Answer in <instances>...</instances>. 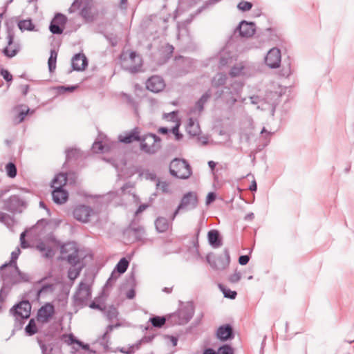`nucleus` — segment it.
<instances>
[{
	"mask_svg": "<svg viewBox=\"0 0 354 354\" xmlns=\"http://www.w3.org/2000/svg\"><path fill=\"white\" fill-rule=\"evenodd\" d=\"M256 30V24L245 20H242L235 29V32H239L240 37L245 38L252 37L255 34Z\"/></svg>",
	"mask_w": 354,
	"mask_h": 354,
	"instance_id": "obj_10",
	"label": "nucleus"
},
{
	"mask_svg": "<svg viewBox=\"0 0 354 354\" xmlns=\"http://www.w3.org/2000/svg\"><path fill=\"white\" fill-rule=\"evenodd\" d=\"M49 30L53 34L55 35H59L63 32V28L53 21L50 22Z\"/></svg>",
	"mask_w": 354,
	"mask_h": 354,
	"instance_id": "obj_46",
	"label": "nucleus"
},
{
	"mask_svg": "<svg viewBox=\"0 0 354 354\" xmlns=\"http://www.w3.org/2000/svg\"><path fill=\"white\" fill-rule=\"evenodd\" d=\"M69 251H71L72 252L67 256L66 260L71 266V267L82 265L78 256V249L77 248L75 243H68L62 246V253H66Z\"/></svg>",
	"mask_w": 354,
	"mask_h": 354,
	"instance_id": "obj_9",
	"label": "nucleus"
},
{
	"mask_svg": "<svg viewBox=\"0 0 354 354\" xmlns=\"http://www.w3.org/2000/svg\"><path fill=\"white\" fill-rule=\"evenodd\" d=\"M169 172L172 176L180 179H187L192 174L188 162L184 159L179 158H175L171 162Z\"/></svg>",
	"mask_w": 354,
	"mask_h": 354,
	"instance_id": "obj_4",
	"label": "nucleus"
},
{
	"mask_svg": "<svg viewBox=\"0 0 354 354\" xmlns=\"http://www.w3.org/2000/svg\"><path fill=\"white\" fill-rule=\"evenodd\" d=\"M241 278V273L235 270L234 273L229 277V281L232 283H237Z\"/></svg>",
	"mask_w": 354,
	"mask_h": 354,
	"instance_id": "obj_54",
	"label": "nucleus"
},
{
	"mask_svg": "<svg viewBox=\"0 0 354 354\" xmlns=\"http://www.w3.org/2000/svg\"><path fill=\"white\" fill-rule=\"evenodd\" d=\"M68 197V192L64 189H53L52 192L53 201L56 204H63Z\"/></svg>",
	"mask_w": 354,
	"mask_h": 354,
	"instance_id": "obj_24",
	"label": "nucleus"
},
{
	"mask_svg": "<svg viewBox=\"0 0 354 354\" xmlns=\"http://www.w3.org/2000/svg\"><path fill=\"white\" fill-rule=\"evenodd\" d=\"M105 37L109 41L112 46H115L118 44V39L116 35H114L113 34L110 35H106Z\"/></svg>",
	"mask_w": 354,
	"mask_h": 354,
	"instance_id": "obj_59",
	"label": "nucleus"
},
{
	"mask_svg": "<svg viewBox=\"0 0 354 354\" xmlns=\"http://www.w3.org/2000/svg\"><path fill=\"white\" fill-rule=\"evenodd\" d=\"M132 185L130 183H125L122 187H121L120 190L119 191H111L109 192L108 195L111 196L112 198L115 196H119L121 194L124 193L127 189L132 188Z\"/></svg>",
	"mask_w": 354,
	"mask_h": 354,
	"instance_id": "obj_41",
	"label": "nucleus"
},
{
	"mask_svg": "<svg viewBox=\"0 0 354 354\" xmlns=\"http://www.w3.org/2000/svg\"><path fill=\"white\" fill-rule=\"evenodd\" d=\"M253 4L251 2L241 1L237 5V8L241 12H247L252 9Z\"/></svg>",
	"mask_w": 354,
	"mask_h": 354,
	"instance_id": "obj_44",
	"label": "nucleus"
},
{
	"mask_svg": "<svg viewBox=\"0 0 354 354\" xmlns=\"http://www.w3.org/2000/svg\"><path fill=\"white\" fill-rule=\"evenodd\" d=\"M279 97V95L277 92L269 91L266 93V97L263 99L257 95L251 96L250 99L252 104H258L263 101L265 103L270 104L274 107L277 104Z\"/></svg>",
	"mask_w": 354,
	"mask_h": 354,
	"instance_id": "obj_14",
	"label": "nucleus"
},
{
	"mask_svg": "<svg viewBox=\"0 0 354 354\" xmlns=\"http://www.w3.org/2000/svg\"><path fill=\"white\" fill-rule=\"evenodd\" d=\"M216 199V194L214 192H209L208 193L207 197H206V204L209 205L213 201H214Z\"/></svg>",
	"mask_w": 354,
	"mask_h": 354,
	"instance_id": "obj_63",
	"label": "nucleus"
},
{
	"mask_svg": "<svg viewBox=\"0 0 354 354\" xmlns=\"http://www.w3.org/2000/svg\"><path fill=\"white\" fill-rule=\"evenodd\" d=\"M20 253H21V250H20L19 248H17L13 252H12L11 258H10V261H9V263H6L3 264L0 267V269L3 270L8 266H10V267L12 266V268H14L15 266H17V260Z\"/></svg>",
	"mask_w": 354,
	"mask_h": 354,
	"instance_id": "obj_33",
	"label": "nucleus"
},
{
	"mask_svg": "<svg viewBox=\"0 0 354 354\" xmlns=\"http://www.w3.org/2000/svg\"><path fill=\"white\" fill-rule=\"evenodd\" d=\"M35 248L41 253L43 257L46 259L53 258L55 254L51 246L44 241L38 242Z\"/></svg>",
	"mask_w": 354,
	"mask_h": 354,
	"instance_id": "obj_25",
	"label": "nucleus"
},
{
	"mask_svg": "<svg viewBox=\"0 0 354 354\" xmlns=\"http://www.w3.org/2000/svg\"><path fill=\"white\" fill-rule=\"evenodd\" d=\"M78 87L75 86H59L56 88L57 91L59 94H63L66 92H73Z\"/></svg>",
	"mask_w": 354,
	"mask_h": 354,
	"instance_id": "obj_45",
	"label": "nucleus"
},
{
	"mask_svg": "<svg viewBox=\"0 0 354 354\" xmlns=\"http://www.w3.org/2000/svg\"><path fill=\"white\" fill-rule=\"evenodd\" d=\"M37 342L40 346L42 354H53V348H48V346L45 344L41 339H38Z\"/></svg>",
	"mask_w": 354,
	"mask_h": 354,
	"instance_id": "obj_52",
	"label": "nucleus"
},
{
	"mask_svg": "<svg viewBox=\"0 0 354 354\" xmlns=\"http://www.w3.org/2000/svg\"><path fill=\"white\" fill-rule=\"evenodd\" d=\"M52 21H55V23L59 24L60 26H62L66 22V17L61 13H57Z\"/></svg>",
	"mask_w": 354,
	"mask_h": 354,
	"instance_id": "obj_48",
	"label": "nucleus"
},
{
	"mask_svg": "<svg viewBox=\"0 0 354 354\" xmlns=\"http://www.w3.org/2000/svg\"><path fill=\"white\" fill-rule=\"evenodd\" d=\"M79 151L77 149H71L66 150V159L69 160L71 158L78 156Z\"/></svg>",
	"mask_w": 354,
	"mask_h": 354,
	"instance_id": "obj_53",
	"label": "nucleus"
},
{
	"mask_svg": "<svg viewBox=\"0 0 354 354\" xmlns=\"http://www.w3.org/2000/svg\"><path fill=\"white\" fill-rule=\"evenodd\" d=\"M120 274L118 273L115 270L111 272V276L108 279L106 286H111L118 279Z\"/></svg>",
	"mask_w": 354,
	"mask_h": 354,
	"instance_id": "obj_51",
	"label": "nucleus"
},
{
	"mask_svg": "<svg viewBox=\"0 0 354 354\" xmlns=\"http://www.w3.org/2000/svg\"><path fill=\"white\" fill-rule=\"evenodd\" d=\"M142 136L138 128L136 127L130 131L124 132L118 136V140L122 143L129 144L134 141L141 140Z\"/></svg>",
	"mask_w": 354,
	"mask_h": 354,
	"instance_id": "obj_19",
	"label": "nucleus"
},
{
	"mask_svg": "<svg viewBox=\"0 0 354 354\" xmlns=\"http://www.w3.org/2000/svg\"><path fill=\"white\" fill-rule=\"evenodd\" d=\"M7 175L10 178H15L17 176V167L13 162H9L6 166Z\"/></svg>",
	"mask_w": 354,
	"mask_h": 354,
	"instance_id": "obj_42",
	"label": "nucleus"
},
{
	"mask_svg": "<svg viewBox=\"0 0 354 354\" xmlns=\"http://www.w3.org/2000/svg\"><path fill=\"white\" fill-rule=\"evenodd\" d=\"M66 339L64 341L68 345H71L73 344H77L79 341V339H76V337L73 334H69L68 335L66 336Z\"/></svg>",
	"mask_w": 354,
	"mask_h": 354,
	"instance_id": "obj_61",
	"label": "nucleus"
},
{
	"mask_svg": "<svg viewBox=\"0 0 354 354\" xmlns=\"http://www.w3.org/2000/svg\"><path fill=\"white\" fill-rule=\"evenodd\" d=\"M179 127L180 124L176 123L171 129V131L174 134L176 140H180L183 138V135L179 132Z\"/></svg>",
	"mask_w": 354,
	"mask_h": 354,
	"instance_id": "obj_57",
	"label": "nucleus"
},
{
	"mask_svg": "<svg viewBox=\"0 0 354 354\" xmlns=\"http://www.w3.org/2000/svg\"><path fill=\"white\" fill-rule=\"evenodd\" d=\"M227 80V75L223 73H217L212 80V86L214 88H218L223 86Z\"/></svg>",
	"mask_w": 354,
	"mask_h": 354,
	"instance_id": "obj_31",
	"label": "nucleus"
},
{
	"mask_svg": "<svg viewBox=\"0 0 354 354\" xmlns=\"http://www.w3.org/2000/svg\"><path fill=\"white\" fill-rule=\"evenodd\" d=\"M0 74L3 76L6 82H11L12 80V75L6 69H1Z\"/></svg>",
	"mask_w": 354,
	"mask_h": 354,
	"instance_id": "obj_60",
	"label": "nucleus"
},
{
	"mask_svg": "<svg viewBox=\"0 0 354 354\" xmlns=\"http://www.w3.org/2000/svg\"><path fill=\"white\" fill-rule=\"evenodd\" d=\"M187 131L192 136L198 135L201 131L198 123L192 118L188 120Z\"/></svg>",
	"mask_w": 354,
	"mask_h": 354,
	"instance_id": "obj_30",
	"label": "nucleus"
},
{
	"mask_svg": "<svg viewBox=\"0 0 354 354\" xmlns=\"http://www.w3.org/2000/svg\"><path fill=\"white\" fill-rule=\"evenodd\" d=\"M26 333L29 335H33L37 332V328L34 319H30L28 324L25 328Z\"/></svg>",
	"mask_w": 354,
	"mask_h": 354,
	"instance_id": "obj_39",
	"label": "nucleus"
},
{
	"mask_svg": "<svg viewBox=\"0 0 354 354\" xmlns=\"http://www.w3.org/2000/svg\"><path fill=\"white\" fill-rule=\"evenodd\" d=\"M94 214L93 209L89 206L80 205L73 210V216L75 219L82 223H87L89 218Z\"/></svg>",
	"mask_w": 354,
	"mask_h": 354,
	"instance_id": "obj_11",
	"label": "nucleus"
},
{
	"mask_svg": "<svg viewBox=\"0 0 354 354\" xmlns=\"http://www.w3.org/2000/svg\"><path fill=\"white\" fill-rule=\"evenodd\" d=\"M149 321L154 327L161 328L166 322V319L164 317L155 316L150 318Z\"/></svg>",
	"mask_w": 354,
	"mask_h": 354,
	"instance_id": "obj_40",
	"label": "nucleus"
},
{
	"mask_svg": "<svg viewBox=\"0 0 354 354\" xmlns=\"http://www.w3.org/2000/svg\"><path fill=\"white\" fill-rule=\"evenodd\" d=\"M165 82L163 79L158 75L149 77L146 82V88L153 93H158L165 88Z\"/></svg>",
	"mask_w": 354,
	"mask_h": 354,
	"instance_id": "obj_17",
	"label": "nucleus"
},
{
	"mask_svg": "<svg viewBox=\"0 0 354 354\" xmlns=\"http://www.w3.org/2000/svg\"><path fill=\"white\" fill-rule=\"evenodd\" d=\"M91 295V283L86 280L82 281L73 296V306L79 308L87 306Z\"/></svg>",
	"mask_w": 354,
	"mask_h": 354,
	"instance_id": "obj_1",
	"label": "nucleus"
},
{
	"mask_svg": "<svg viewBox=\"0 0 354 354\" xmlns=\"http://www.w3.org/2000/svg\"><path fill=\"white\" fill-rule=\"evenodd\" d=\"M121 326L120 323H117L114 325H109L106 328L104 333L98 337V342L100 345L103 346L104 348H106L109 347V344L110 343V336L109 333H111L114 328H118Z\"/></svg>",
	"mask_w": 354,
	"mask_h": 354,
	"instance_id": "obj_23",
	"label": "nucleus"
},
{
	"mask_svg": "<svg viewBox=\"0 0 354 354\" xmlns=\"http://www.w3.org/2000/svg\"><path fill=\"white\" fill-rule=\"evenodd\" d=\"M194 315V306L193 303L189 302L183 306L178 312L179 324H184L189 322Z\"/></svg>",
	"mask_w": 354,
	"mask_h": 354,
	"instance_id": "obj_15",
	"label": "nucleus"
},
{
	"mask_svg": "<svg viewBox=\"0 0 354 354\" xmlns=\"http://www.w3.org/2000/svg\"><path fill=\"white\" fill-rule=\"evenodd\" d=\"M80 10V16L86 21H93L95 19V12L92 0H74L68 8L70 13Z\"/></svg>",
	"mask_w": 354,
	"mask_h": 354,
	"instance_id": "obj_2",
	"label": "nucleus"
},
{
	"mask_svg": "<svg viewBox=\"0 0 354 354\" xmlns=\"http://www.w3.org/2000/svg\"><path fill=\"white\" fill-rule=\"evenodd\" d=\"M244 67L242 64H238L236 66H234L230 71V75L231 77H237L240 75L242 73V71L243 70Z\"/></svg>",
	"mask_w": 354,
	"mask_h": 354,
	"instance_id": "obj_47",
	"label": "nucleus"
},
{
	"mask_svg": "<svg viewBox=\"0 0 354 354\" xmlns=\"http://www.w3.org/2000/svg\"><path fill=\"white\" fill-rule=\"evenodd\" d=\"M18 52V50L17 49H13L12 50H10L8 47H6L4 48V49L3 50V53L8 57H15L17 53Z\"/></svg>",
	"mask_w": 354,
	"mask_h": 354,
	"instance_id": "obj_58",
	"label": "nucleus"
},
{
	"mask_svg": "<svg viewBox=\"0 0 354 354\" xmlns=\"http://www.w3.org/2000/svg\"><path fill=\"white\" fill-rule=\"evenodd\" d=\"M13 270L10 273V282L11 284H18L27 283L30 281V277L28 273L21 272L17 266L12 268Z\"/></svg>",
	"mask_w": 354,
	"mask_h": 354,
	"instance_id": "obj_16",
	"label": "nucleus"
},
{
	"mask_svg": "<svg viewBox=\"0 0 354 354\" xmlns=\"http://www.w3.org/2000/svg\"><path fill=\"white\" fill-rule=\"evenodd\" d=\"M57 57V53L55 50H51L48 61V69L50 72H53L56 68Z\"/></svg>",
	"mask_w": 354,
	"mask_h": 354,
	"instance_id": "obj_38",
	"label": "nucleus"
},
{
	"mask_svg": "<svg viewBox=\"0 0 354 354\" xmlns=\"http://www.w3.org/2000/svg\"><path fill=\"white\" fill-rule=\"evenodd\" d=\"M224 252L225 255V259H224L222 257H218L214 260L211 261L209 257H207V262L213 268L216 270H224L228 266L230 261V254L227 249L225 250Z\"/></svg>",
	"mask_w": 354,
	"mask_h": 354,
	"instance_id": "obj_18",
	"label": "nucleus"
},
{
	"mask_svg": "<svg viewBox=\"0 0 354 354\" xmlns=\"http://www.w3.org/2000/svg\"><path fill=\"white\" fill-rule=\"evenodd\" d=\"M219 287L221 289L225 297L232 299H235V297L237 295L236 291H232L229 289H225L221 285H219Z\"/></svg>",
	"mask_w": 354,
	"mask_h": 354,
	"instance_id": "obj_49",
	"label": "nucleus"
},
{
	"mask_svg": "<svg viewBox=\"0 0 354 354\" xmlns=\"http://www.w3.org/2000/svg\"><path fill=\"white\" fill-rule=\"evenodd\" d=\"M67 174L66 173H59L55 176L51 183V187L53 189H63L66 184Z\"/></svg>",
	"mask_w": 354,
	"mask_h": 354,
	"instance_id": "obj_28",
	"label": "nucleus"
},
{
	"mask_svg": "<svg viewBox=\"0 0 354 354\" xmlns=\"http://www.w3.org/2000/svg\"><path fill=\"white\" fill-rule=\"evenodd\" d=\"M250 261V257L248 255H241L239 258V263L241 266L246 265Z\"/></svg>",
	"mask_w": 354,
	"mask_h": 354,
	"instance_id": "obj_62",
	"label": "nucleus"
},
{
	"mask_svg": "<svg viewBox=\"0 0 354 354\" xmlns=\"http://www.w3.org/2000/svg\"><path fill=\"white\" fill-rule=\"evenodd\" d=\"M160 141V138L156 134L143 135L140 140V149L147 154H154L161 147Z\"/></svg>",
	"mask_w": 354,
	"mask_h": 354,
	"instance_id": "obj_6",
	"label": "nucleus"
},
{
	"mask_svg": "<svg viewBox=\"0 0 354 354\" xmlns=\"http://www.w3.org/2000/svg\"><path fill=\"white\" fill-rule=\"evenodd\" d=\"M82 268H83V265L71 267L68 271V278L71 280H75L80 275Z\"/></svg>",
	"mask_w": 354,
	"mask_h": 354,
	"instance_id": "obj_37",
	"label": "nucleus"
},
{
	"mask_svg": "<svg viewBox=\"0 0 354 354\" xmlns=\"http://www.w3.org/2000/svg\"><path fill=\"white\" fill-rule=\"evenodd\" d=\"M1 203L2 209L11 213H20L26 206L24 198L17 194L1 200Z\"/></svg>",
	"mask_w": 354,
	"mask_h": 354,
	"instance_id": "obj_5",
	"label": "nucleus"
},
{
	"mask_svg": "<svg viewBox=\"0 0 354 354\" xmlns=\"http://www.w3.org/2000/svg\"><path fill=\"white\" fill-rule=\"evenodd\" d=\"M71 65L73 70L80 71L87 66L88 61L84 55L78 53L73 56Z\"/></svg>",
	"mask_w": 354,
	"mask_h": 354,
	"instance_id": "obj_21",
	"label": "nucleus"
},
{
	"mask_svg": "<svg viewBox=\"0 0 354 354\" xmlns=\"http://www.w3.org/2000/svg\"><path fill=\"white\" fill-rule=\"evenodd\" d=\"M156 230L160 233L165 232L170 226V223L165 217H158L155 221Z\"/></svg>",
	"mask_w": 354,
	"mask_h": 354,
	"instance_id": "obj_29",
	"label": "nucleus"
},
{
	"mask_svg": "<svg viewBox=\"0 0 354 354\" xmlns=\"http://www.w3.org/2000/svg\"><path fill=\"white\" fill-rule=\"evenodd\" d=\"M211 96V90H207L196 102V106L198 109L199 112H201L204 109L205 104L207 102L208 99Z\"/></svg>",
	"mask_w": 354,
	"mask_h": 354,
	"instance_id": "obj_35",
	"label": "nucleus"
},
{
	"mask_svg": "<svg viewBox=\"0 0 354 354\" xmlns=\"http://www.w3.org/2000/svg\"><path fill=\"white\" fill-rule=\"evenodd\" d=\"M158 189H160L164 193H167L169 190V183L166 181H158L157 183Z\"/></svg>",
	"mask_w": 354,
	"mask_h": 354,
	"instance_id": "obj_55",
	"label": "nucleus"
},
{
	"mask_svg": "<svg viewBox=\"0 0 354 354\" xmlns=\"http://www.w3.org/2000/svg\"><path fill=\"white\" fill-rule=\"evenodd\" d=\"M129 264V263L126 258H122L117 263L114 270L119 274H123L127 270Z\"/></svg>",
	"mask_w": 354,
	"mask_h": 354,
	"instance_id": "obj_36",
	"label": "nucleus"
},
{
	"mask_svg": "<svg viewBox=\"0 0 354 354\" xmlns=\"http://www.w3.org/2000/svg\"><path fill=\"white\" fill-rule=\"evenodd\" d=\"M207 239L209 245L214 248H218L222 245V241L218 231L211 230L208 232Z\"/></svg>",
	"mask_w": 354,
	"mask_h": 354,
	"instance_id": "obj_26",
	"label": "nucleus"
},
{
	"mask_svg": "<svg viewBox=\"0 0 354 354\" xmlns=\"http://www.w3.org/2000/svg\"><path fill=\"white\" fill-rule=\"evenodd\" d=\"M14 111L16 113V114L13 118V122L15 124H18L24 120L25 117L28 115L30 110L25 105H19L14 108Z\"/></svg>",
	"mask_w": 354,
	"mask_h": 354,
	"instance_id": "obj_22",
	"label": "nucleus"
},
{
	"mask_svg": "<svg viewBox=\"0 0 354 354\" xmlns=\"http://www.w3.org/2000/svg\"><path fill=\"white\" fill-rule=\"evenodd\" d=\"M216 354H234V351L230 345L225 344L218 348Z\"/></svg>",
	"mask_w": 354,
	"mask_h": 354,
	"instance_id": "obj_50",
	"label": "nucleus"
},
{
	"mask_svg": "<svg viewBox=\"0 0 354 354\" xmlns=\"http://www.w3.org/2000/svg\"><path fill=\"white\" fill-rule=\"evenodd\" d=\"M104 148V147L102 145V142H95L92 145V150L95 153L103 151Z\"/></svg>",
	"mask_w": 354,
	"mask_h": 354,
	"instance_id": "obj_56",
	"label": "nucleus"
},
{
	"mask_svg": "<svg viewBox=\"0 0 354 354\" xmlns=\"http://www.w3.org/2000/svg\"><path fill=\"white\" fill-rule=\"evenodd\" d=\"M127 62L130 64L123 65V69L131 74H136L142 71V59L134 51H131L129 54V59Z\"/></svg>",
	"mask_w": 354,
	"mask_h": 354,
	"instance_id": "obj_8",
	"label": "nucleus"
},
{
	"mask_svg": "<svg viewBox=\"0 0 354 354\" xmlns=\"http://www.w3.org/2000/svg\"><path fill=\"white\" fill-rule=\"evenodd\" d=\"M263 37V41L274 39L277 37L276 30L272 28H267L263 32L258 34L257 37Z\"/></svg>",
	"mask_w": 354,
	"mask_h": 354,
	"instance_id": "obj_32",
	"label": "nucleus"
},
{
	"mask_svg": "<svg viewBox=\"0 0 354 354\" xmlns=\"http://www.w3.org/2000/svg\"><path fill=\"white\" fill-rule=\"evenodd\" d=\"M225 89H219V90H217L215 93H214V98H215V100H218V99H221V98H224V94H225Z\"/></svg>",
	"mask_w": 354,
	"mask_h": 354,
	"instance_id": "obj_64",
	"label": "nucleus"
},
{
	"mask_svg": "<svg viewBox=\"0 0 354 354\" xmlns=\"http://www.w3.org/2000/svg\"><path fill=\"white\" fill-rule=\"evenodd\" d=\"M31 311V304L28 300H24L12 306L10 313L15 318V327L21 329L24 320L29 318Z\"/></svg>",
	"mask_w": 354,
	"mask_h": 354,
	"instance_id": "obj_3",
	"label": "nucleus"
},
{
	"mask_svg": "<svg viewBox=\"0 0 354 354\" xmlns=\"http://www.w3.org/2000/svg\"><path fill=\"white\" fill-rule=\"evenodd\" d=\"M225 92L224 94L223 100L225 102L230 105L233 106L237 101V96L239 95V91L237 90L232 91L230 88L225 86Z\"/></svg>",
	"mask_w": 354,
	"mask_h": 354,
	"instance_id": "obj_27",
	"label": "nucleus"
},
{
	"mask_svg": "<svg viewBox=\"0 0 354 354\" xmlns=\"http://www.w3.org/2000/svg\"><path fill=\"white\" fill-rule=\"evenodd\" d=\"M55 313V307L50 303L42 306L37 311V319L40 323H47Z\"/></svg>",
	"mask_w": 354,
	"mask_h": 354,
	"instance_id": "obj_12",
	"label": "nucleus"
},
{
	"mask_svg": "<svg viewBox=\"0 0 354 354\" xmlns=\"http://www.w3.org/2000/svg\"><path fill=\"white\" fill-rule=\"evenodd\" d=\"M18 27L22 32L25 30L33 31L35 30V25L32 24L31 19L20 20L18 22Z\"/></svg>",
	"mask_w": 354,
	"mask_h": 354,
	"instance_id": "obj_34",
	"label": "nucleus"
},
{
	"mask_svg": "<svg viewBox=\"0 0 354 354\" xmlns=\"http://www.w3.org/2000/svg\"><path fill=\"white\" fill-rule=\"evenodd\" d=\"M198 203V201L196 193L194 192H187L183 196L178 206L173 213L171 217V221L174 220L179 211H189L194 209L197 207Z\"/></svg>",
	"mask_w": 354,
	"mask_h": 354,
	"instance_id": "obj_7",
	"label": "nucleus"
},
{
	"mask_svg": "<svg viewBox=\"0 0 354 354\" xmlns=\"http://www.w3.org/2000/svg\"><path fill=\"white\" fill-rule=\"evenodd\" d=\"M281 58L280 50L277 48H272L268 51L265 62L270 68H277L280 66Z\"/></svg>",
	"mask_w": 354,
	"mask_h": 354,
	"instance_id": "obj_13",
	"label": "nucleus"
},
{
	"mask_svg": "<svg viewBox=\"0 0 354 354\" xmlns=\"http://www.w3.org/2000/svg\"><path fill=\"white\" fill-rule=\"evenodd\" d=\"M216 337L221 341H227L234 337L233 328L230 324L221 326L216 330Z\"/></svg>",
	"mask_w": 354,
	"mask_h": 354,
	"instance_id": "obj_20",
	"label": "nucleus"
},
{
	"mask_svg": "<svg viewBox=\"0 0 354 354\" xmlns=\"http://www.w3.org/2000/svg\"><path fill=\"white\" fill-rule=\"evenodd\" d=\"M105 315L108 319L112 320L116 319L118 315V311L116 308L113 306H109L105 311Z\"/></svg>",
	"mask_w": 354,
	"mask_h": 354,
	"instance_id": "obj_43",
	"label": "nucleus"
}]
</instances>
